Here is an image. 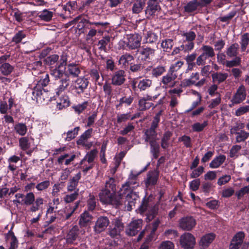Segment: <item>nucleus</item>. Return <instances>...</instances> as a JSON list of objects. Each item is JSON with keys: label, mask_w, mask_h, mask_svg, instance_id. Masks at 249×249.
I'll use <instances>...</instances> for the list:
<instances>
[{"label": "nucleus", "mask_w": 249, "mask_h": 249, "mask_svg": "<svg viewBox=\"0 0 249 249\" xmlns=\"http://www.w3.org/2000/svg\"><path fill=\"white\" fill-rule=\"evenodd\" d=\"M49 81V74L46 73L41 76L40 79L37 81L36 86L37 87L44 89V87L48 85Z\"/></svg>", "instance_id": "nucleus-53"}, {"label": "nucleus", "mask_w": 249, "mask_h": 249, "mask_svg": "<svg viewBox=\"0 0 249 249\" xmlns=\"http://www.w3.org/2000/svg\"><path fill=\"white\" fill-rule=\"evenodd\" d=\"M66 74L69 76H71L72 77H77L81 72V70L79 66L74 63L68 64L67 67L65 68L64 70Z\"/></svg>", "instance_id": "nucleus-20"}, {"label": "nucleus", "mask_w": 249, "mask_h": 249, "mask_svg": "<svg viewBox=\"0 0 249 249\" xmlns=\"http://www.w3.org/2000/svg\"><path fill=\"white\" fill-rule=\"evenodd\" d=\"M164 0H148L145 13L147 18L158 16L161 10L160 4Z\"/></svg>", "instance_id": "nucleus-5"}, {"label": "nucleus", "mask_w": 249, "mask_h": 249, "mask_svg": "<svg viewBox=\"0 0 249 249\" xmlns=\"http://www.w3.org/2000/svg\"><path fill=\"white\" fill-rule=\"evenodd\" d=\"M145 42L146 43L153 44L156 43L158 39L157 34L152 31H147L143 33Z\"/></svg>", "instance_id": "nucleus-37"}, {"label": "nucleus", "mask_w": 249, "mask_h": 249, "mask_svg": "<svg viewBox=\"0 0 249 249\" xmlns=\"http://www.w3.org/2000/svg\"><path fill=\"white\" fill-rule=\"evenodd\" d=\"M237 14V12L235 10L231 11L228 15L223 16L219 17L218 19L222 22H227L228 24L230 23V21Z\"/></svg>", "instance_id": "nucleus-58"}, {"label": "nucleus", "mask_w": 249, "mask_h": 249, "mask_svg": "<svg viewBox=\"0 0 249 249\" xmlns=\"http://www.w3.org/2000/svg\"><path fill=\"white\" fill-rule=\"evenodd\" d=\"M92 216L87 211H85L80 215L79 224L81 227H86L90 225Z\"/></svg>", "instance_id": "nucleus-25"}, {"label": "nucleus", "mask_w": 249, "mask_h": 249, "mask_svg": "<svg viewBox=\"0 0 249 249\" xmlns=\"http://www.w3.org/2000/svg\"><path fill=\"white\" fill-rule=\"evenodd\" d=\"M82 15L78 16L70 23L71 25L73 24L81 19V21L78 23L77 29L79 34L87 33L89 30V31L87 35V39L95 36L97 33L102 35L109 25V23L107 22L91 21L89 19L82 18Z\"/></svg>", "instance_id": "nucleus-1"}, {"label": "nucleus", "mask_w": 249, "mask_h": 249, "mask_svg": "<svg viewBox=\"0 0 249 249\" xmlns=\"http://www.w3.org/2000/svg\"><path fill=\"white\" fill-rule=\"evenodd\" d=\"M196 224V219L192 216H184L179 221V227L184 231H191Z\"/></svg>", "instance_id": "nucleus-9"}, {"label": "nucleus", "mask_w": 249, "mask_h": 249, "mask_svg": "<svg viewBox=\"0 0 249 249\" xmlns=\"http://www.w3.org/2000/svg\"><path fill=\"white\" fill-rule=\"evenodd\" d=\"M89 75L91 78V80L95 84H98L99 86H101L102 83L99 82L100 79V74L98 70L97 69H91L89 72Z\"/></svg>", "instance_id": "nucleus-52"}, {"label": "nucleus", "mask_w": 249, "mask_h": 249, "mask_svg": "<svg viewBox=\"0 0 249 249\" xmlns=\"http://www.w3.org/2000/svg\"><path fill=\"white\" fill-rule=\"evenodd\" d=\"M152 85V81L149 79H143L140 80L138 84V88L141 91L145 90Z\"/></svg>", "instance_id": "nucleus-49"}, {"label": "nucleus", "mask_w": 249, "mask_h": 249, "mask_svg": "<svg viewBox=\"0 0 249 249\" xmlns=\"http://www.w3.org/2000/svg\"><path fill=\"white\" fill-rule=\"evenodd\" d=\"M165 68L162 66H158L152 70V76L158 77L165 71Z\"/></svg>", "instance_id": "nucleus-63"}, {"label": "nucleus", "mask_w": 249, "mask_h": 249, "mask_svg": "<svg viewBox=\"0 0 249 249\" xmlns=\"http://www.w3.org/2000/svg\"><path fill=\"white\" fill-rule=\"evenodd\" d=\"M19 145L20 148L23 151L28 150L30 146V142H29V139L27 137H21L19 140Z\"/></svg>", "instance_id": "nucleus-60"}, {"label": "nucleus", "mask_w": 249, "mask_h": 249, "mask_svg": "<svg viewBox=\"0 0 249 249\" xmlns=\"http://www.w3.org/2000/svg\"><path fill=\"white\" fill-rule=\"evenodd\" d=\"M24 198L22 199L24 205L31 206L35 201V196L33 192L28 193L25 196L24 195Z\"/></svg>", "instance_id": "nucleus-50"}, {"label": "nucleus", "mask_w": 249, "mask_h": 249, "mask_svg": "<svg viewBox=\"0 0 249 249\" xmlns=\"http://www.w3.org/2000/svg\"><path fill=\"white\" fill-rule=\"evenodd\" d=\"M199 51L201 53L196 58L197 66H204L207 59L213 58L215 55L214 49L210 45H202Z\"/></svg>", "instance_id": "nucleus-4"}, {"label": "nucleus", "mask_w": 249, "mask_h": 249, "mask_svg": "<svg viewBox=\"0 0 249 249\" xmlns=\"http://www.w3.org/2000/svg\"><path fill=\"white\" fill-rule=\"evenodd\" d=\"M110 39L111 37L109 36H106L99 40L97 44L99 50L107 53L108 49H107V46L110 42Z\"/></svg>", "instance_id": "nucleus-43"}, {"label": "nucleus", "mask_w": 249, "mask_h": 249, "mask_svg": "<svg viewBox=\"0 0 249 249\" xmlns=\"http://www.w3.org/2000/svg\"><path fill=\"white\" fill-rule=\"evenodd\" d=\"M246 96V88L243 85H241L233 95L231 102L233 105L240 104L245 100Z\"/></svg>", "instance_id": "nucleus-12"}, {"label": "nucleus", "mask_w": 249, "mask_h": 249, "mask_svg": "<svg viewBox=\"0 0 249 249\" xmlns=\"http://www.w3.org/2000/svg\"><path fill=\"white\" fill-rule=\"evenodd\" d=\"M130 191H133L131 189L128 187L125 183L122 185L121 187L117 191V197L120 201V207L122 206L123 200L122 198L125 197L127 194H129Z\"/></svg>", "instance_id": "nucleus-23"}, {"label": "nucleus", "mask_w": 249, "mask_h": 249, "mask_svg": "<svg viewBox=\"0 0 249 249\" xmlns=\"http://www.w3.org/2000/svg\"><path fill=\"white\" fill-rule=\"evenodd\" d=\"M139 198L138 193L133 191H130L129 194L122 198L123 199L122 205H124L127 207L128 211H131L132 206H135L136 200Z\"/></svg>", "instance_id": "nucleus-11"}, {"label": "nucleus", "mask_w": 249, "mask_h": 249, "mask_svg": "<svg viewBox=\"0 0 249 249\" xmlns=\"http://www.w3.org/2000/svg\"><path fill=\"white\" fill-rule=\"evenodd\" d=\"M215 238V234L213 233H209L203 235L200 239L199 246L201 249H205L208 247Z\"/></svg>", "instance_id": "nucleus-19"}, {"label": "nucleus", "mask_w": 249, "mask_h": 249, "mask_svg": "<svg viewBox=\"0 0 249 249\" xmlns=\"http://www.w3.org/2000/svg\"><path fill=\"white\" fill-rule=\"evenodd\" d=\"M43 91H45L44 89L39 88L36 86L33 89L32 99L36 101L40 100L42 99L41 96L43 94Z\"/></svg>", "instance_id": "nucleus-48"}, {"label": "nucleus", "mask_w": 249, "mask_h": 249, "mask_svg": "<svg viewBox=\"0 0 249 249\" xmlns=\"http://www.w3.org/2000/svg\"><path fill=\"white\" fill-rule=\"evenodd\" d=\"M68 55L63 53L62 55H60V58L58 59V61L57 62V67L58 68H62L63 67L66 68V66L67 67V62H68Z\"/></svg>", "instance_id": "nucleus-61"}, {"label": "nucleus", "mask_w": 249, "mask_h": 249, "mask_svg": "<svg viewBox=\"0 0 249 249\" xmlns=\"http://www.w3.org/2000/svg\"><path fill=\"white\" fill-rule=\"evenodd\" d=\"M226 158L224 155L216 156L210 163L209 167L213 169L218 168L225 162Z\"/></svg>", "instance_id": "nucleus-36"}, {"label": "nucleus", "mask_w": 249, "mask_h": 249, "mask_svg": "<svg viewBox=\"0 0 249 249\" xmlns=\"http://www.w3.org/2000/svg\"><path fill=\"white\" fill-rule=\"evenodd\" d=\"M79 234V229L77 225L73 226L71 229L67 236H66V243L68 244H75L74 242L78 237Z\"/></svg>", "instance_id": "nucleus-17"}, {"label": "nucleus", "mask_w": 249, "mask_h": 249, "mask_svg": "<svg viewBox=\"0 0 249 249\" xmlns=\"http://www.w3.org/2000/svg\"><path fill=\"white\" fill-rule=\"evenodd\" d=\"M238 44L237 43H233L227 47L226 54L230 58L238 57Z\"/></svg>", "instance_id": "nucleus-31"}, {"label": "nucleus", "mask_w": 249, "mask_h": 249, "mask_svg": "<svg viewBox=\"0 0 249 249\" xmlns=\"http://www.w3.org/2000/svg\"><path fill=\"white\" fill-rule=\"evenodd\" d=\"M70 79L67 77L62 78L58 81L57 88L55 89L56 95L59 96L63 92H64L69 86Z\"/></svg>", "instance_id": "nucleus-22"}, {"label": "nucleus", "mask_w": 249, "mask_h": 249, "mask_svg": "<svg viewBox=\"0 0 249 249\" xmlns=\"http://www.w3.org/2000/svg\"><path fill=\"white\" fill-rule=\"evenodd\" d=\"M79 203V201H76L74 205L70 206L69 208H66L63 217L64 220H68L72 216L74 212L78 208Z\"/></svg>", "instance_id": "nucleus-40"}, {"label": "nucleus", "mask_w": 249, "mask_h": 249, "mask_svg": "<svg viewBox=\"0 0 249 249\" xmlns=\"http://www.w3.org/2000/svg\"><path fill=\"white\" fill-rule=\"evenodd\" d=\"M44 203V199L41 197H38L35 199V201L32 204L30 208V211L32 212H35L39 209L40 206L43 205Z\"/></svg>", "instance_id": "nucleus-54"}, {"label": "nucleus", "mask_w": 249, "mask_h": 249, "mask_svg": "<svg viewBox=\"0 0 249 249\" xmlns=\"http://www.w3.org/2000/svg\"><path fill=\"white\" fill-rule=\"evenodd\" d=\"M98 153L96 149L91 150L89 152L87 153L84 158L80 162V165H82L84 164L85 161H87L89 164H91L94 161V159Z\"/></svg>", "instance_id": "nucleus-34"}, {"label": "nucleus", "mask_w": 249, "mask_h": 249, "mask_svg": "<svg viewBox=\"0 0 249 249\" xmlns=\"http://www.w3.org/2000/svg\"><path fill=\"white\" fill-rule=\"evenodd\" d=\"M162 113V110H160L156 114L153 118L150 128L156 130L159 126V124L160 120V116Z\"/></svg>", "instance_id": "nucleus-59"}, {"label": "nucleus", "mask_w": 249, "mask_h": 249, "mask_svg": "<svg viewBox=\"0 0 249 249\" xmlns=\"http://www.w3.org/2000/svg\"><path fill=\"white\" fill-rule=\"evenodd\" d=\"M151 100V96L148 95L145 97L141 98L138 103L139 110L145 111L151 107L152 106L154 105L152 103L149 102Z\"/></svg>", "instance_id": "nucleus-18"}, {"label": "nucleus", "mask_w": 249, "mask_h": 249, "mask_svg": "<svg viewBox=\"0 0 249 249\" xmlns=\"http://www.w3.org/2000/svg\"><path fill=\"white\" fill-rule=\"evenodd\" d=\"M177 76V74H173L168 71L167 73L162 77L161 82L165 85H169L170 87H173L175 86L176 82L175 80Z\"/></svg>", "instance_id": "nucleus-21"}, {"label": "nucleus", "mask_w": 249, "mask_h": 249, "mask_svg": "<svg viewBox=\"0 0 249 249\" xmlns=\"http://www.w3.org/2000/svg\"><path fill=\"white\" fill-rule=\"evenodd\" d=\"M98 196L103 204L111 205L115 208L120 207V201L117 197L116 181L113 178L106 180Z\"/></svg>", "instance_id": "nucleus-2"}, {"label": "nucleus", "mask_w": 249, "mask_h": 249, "mask_svg": "<svg viewBox=\"0 0 249 249\" xmlns=\"http://www.w3.org/2000/svg\"><path fill=\"white\" fill-rule=\"evenodd\" d=\"M208 121H204L202 124L198 122L192 125V130L194 132H201L204 130L205 127L208 125Z\"/></svg>", "instance_id": "nucleus-55"}, {"label": "nucleus", "mask_w": 249, "mask_h": 249, "mask_svg": "<svg viewBox=\"0 0 249 249\" xmlns=\"http://www.w3.org/2000/svg\"><path fill=\"white\" fill-rule=\"evenodd\" d=\"M124 229L123 223L119 220L115 222L114 227L109 229V235L112 237H114L120 234V233Z\"/></svg>", "instance_id": "nucleus-26"}, {"label": "nucleus", "mask_w": 249, "mask_h": 249, "mask_svg": "<svg viewBox=\"0 0 249 249\" xmlns=\"http://www.w3.org/2000/svg\"><path fill=\"white\" fill-rule=\"evenodd\" d=\"M134 60V58L131 54L125 53L121 55L119 59V64L122 65L124 68L130 66L132 61Z\"/></svg>", "instance_id": "nucleus-30"}, {"label": "nucleus", "mask_w": 249, "mask_h": 249, "mask_svg": "<svg viewBox=\"0 0 249 249\" xmlns=\"http://www.w3.org/2000/svg\"><path fill=\"white\" fill-rule=\"evenodd\" d=\"M150 146V153L152 155L154 159H157L160 156V145L157 141L150 142H149Z\"/></svg>", "instance_id": "nucleus-42"}, {"label": "nucleus", "mask_w": 249, "mask_h": 249, "mask_svg": "<svg viewBox=\"0 0 249 249\" xmlns=\"http://www.w3.org/2000/svg\"><path fill=\"white\" fill-rule=\"evenodd\" d=\"M14 70V67L9 63H3L0 66V71L4 76L10 75Z\"/></svg>", "instance_id": "nucleus-47"}, {"label": "nucleus", "mask_w": 249, "mask_h": 249, "mask_svg": "<svg viewBox=\"0 0 249 249\" xmlns=\"http://www.w3.org/2000/svg\"><path fill=\"white\" fill-rule=\"evenodd\" d=\"M146 1L147 0H136L132 7L133 13H140L145 7Z\"/></svg>", "instance_id": "nucleus-38"}, {"label": "nucleus", "mask_w": 249, "mask_h": 249, "mask_svg": "<svg viewBox=\"0 0 249 249\" xmlns=\"http://www.w3.org/2000/svg\"><path fill=\"white\" fill-rule=\"evenodd\" d=\"M14 128L16 132L21 136L25 135L27 131V127L25 124L18 123L15 125Z\"/></svg>", "instance_id": "nucleus-56"}, {"label": "nucleus", "mask_w": 249, "mask_h": 249, "mask_svg": "<svg viewBox=\"0 0 249 249\" xmlns=\"http://www.w3.org/2000/svg\"><path fill=\"white\" fill-rule=\"evenodd\" d=\"M109 223V218L107 216H100L98 218L94 227L95 232L100 233L104 231Z\"/></svg>", "instance_id": "nucleus-15"}, {"label": "nucleus", "mask_w": 249, "mask_h": 249, "mask_svg": "<svg viewBox=\"0 0 249 249\" xmlns=\"http://www.w3.org/2000/svg\"><path fill=\"white\" fill-rule=\"evenodd\" d=\"M89 80L85 77L78 78L71 86V90L76 95H80L87 89L89 85Z\"/></svg>", "instance_id": "nucleus-6"}, {"label": "nucleus", "mask_w": 249, "mask_h": 249, "mask_svg": "<svg viewBox=\"0 0 249 249\" xmlns=\"http://www.w3.org/2000/svg\"><path fill=\"white\" fill-rule=\"evenodd\" d=\"M26 36V34H24L23 31H19L13 37L12 41L16 44H18Z\"/></svg>", "instance_id": "nucleus-64"}, {"label": "nucleus", "mask_w": 249, "mask_h": 249, "mask_svg": "<svg viewBox=\"0 0 249 249\" xmlns=\"http://www.w3.org/2000/svg\"><path fill=\"white\" fill-rule=\"evenodd\" d=\"M81 178V174L80 172H79L72 178L69 180L67 186V189L69 191L71 192L76 189Z\"/></svg>", "instance_id": "nucleus-28"}, {"label": "nucleus", "mask_w": 249, "mask_h": 249, "mask_svg": "<svg viewBox=\"0 0 249 249\" xmlns=\"http://www.w3.org/2000/svg\"><path fill=\"white\" fill-rule=\"evenodd\" d=\"M70 105L69 97L67 95H62L56 101V107L59 110L68 107Z\"/></svg>", "instance_id": "nucleus-27"}, {"label": "nucleus", "mask_w": 249, "mask_h": 249, "mask_svg": "<svg viewBox=\"0 0 249 249\" xmlns=\"http://www.w3.org/2000/svg\"><path fill=\"white\" fill-rule=\"evenodd\" d=\"M159 174L160 171L157 170L148 171L146 178L144 181L145 186L148 188L156 185L159 180Z\"/></svg>", "instance_id": "nucleus-14"}, {"label": "nucleus", "mask_w": 249, "mask_h": 249, "mask_svg": "<svg viewBox=\"0 0 249 249\" xmlns=\"http://www.w3.org/2000/svg\"><path fill=\"white\" fill-rule=\"evenodd\" d=\"M133 100L134 97L131 96L122 97L118 100L119 103L116 105V108L120 109L123 107H127L131 105Z\"/></svg>", "instance_id": "nucleus-29"}, {"label": "nucleus", "mask_w": 249, "mask_h": 249, "mask_svg": "<svg viewBox=\"0 0 249 249\" xmlns=\"http://www.w3.org/2000/svg\"><path fill=\"white\" fill-rule=\"evenodd\" d=\"M59 58V56L58 54H53L46 57L44 59L43 62L45 65L52 68V66L54 65H55V66H57V62L58 61Z\"/></svg>", "instance_id": "nucleus-44"}, {"label": "nucleus", "mask_w": 249, "mask_h": 249, "mask_svg": "<svg viewBox=\"0 0 249 249\" xmlns=\"http://www.w3.org/2000/svg\"><path fill=\"white\" fill-rule=\"evenodd\" d=\"M111 80L113 85H122L126 81L125 71L123 70H117L112 75Z\"/></svg>", "instance_id": "nucleus-16"}, {"label": "nucleus", "mask_w": 249, "mask_h": 249, "mask_svg": "<svg viewBox=\"0 0 249 249\" xmlns=\"http://www.w3.org/2000/svg\"><path fill=\"white\" fill-rule=\"evenodd\" d=\"M157 135L156 130L149 127L144 131V142H150L151 141H156Z\"/></svg>", "instance_id": "nucleus-24"}, {"label": "nucleus", "mask_w": 249, "mask_h": 249, "mask_svg": "<svg viewBox=\"0 0 249 249\" xmlns=\"http://www.w3.org/2000/svg\"><path fill=\"white\" fill-rule=\"evenodd\" d=\"M245 233L240 231L235 233L231 240L229 249H239L244 243Z\"/></svg>", "instance_id": "nucleus-10"}, {"label": "nucleus", "mask_w": 249, "mask_h": 249, "mask_svg": "<svg viewBox=\"0 0 249 249\" xmlns=\"http://www.w3.org/2000/svg\"><path fill=\"white\" fill-rule=\"evenodd\" d=\"M174 45V41L172 39H165L162 40L161 46L164 51L169 53Z\"/></svg>", "instance_id": "nucleus-51"}, {"label": "nucleus", "mask_w": 249, "mask_h": 249, "mask_svg": "<svg viewBox=\"0 0 249 249\" xmlns=\"http://www.w3.org/2000/svg\"><path fill=\"white\" fill-rule=\"evenodd\" d=\"M111 83H109L106 81L103 87V91L105 93V97L110 101L113 96L112 88Z\"/></svg>", "instance_id": "nucleus-45"}, {"label": "nucleus", "mask_w": 249, "mask_h": 249, "mask_svg": "<svg viewBox=\"0 0 249 249\" xmlns=\"http://www.w3.org/2000/svg\"><path fill=\"white\" fill-rule=\"evenodd\" d=\"M198 7H199L198 0H192L184 6V11L185 12L190 14L196 11Z\"/></svg>", "instance_id": "nucleus-32"}, {"label": "nucleus", "mask_w": 249, "mask_h": 249, "mask_svg": "<svg viewBox=\"0 0 249 249\" xmlns=\"http://www.w3.org/2000/svg\"><path fill=\"white\" fill-rule=\"evenodd\" d=\"M65 71L64 70H62L61 68H58V67L55 66L54 68L52 67L50 74L55 78H62Z\"/></svg>", "instance_id": "nucleus-57"}, {"label": "nucleus", "mask_w": 249, "mask_h": 249, "mask_svg": "<svg viewBox=\"0 0 249 249\" xmlns=\"http://www.w3.org/2000/svg\"><path fill=\"white\" fill-rule=\"evenodd\" d=\"M142 222V220L140 219L132 221L126 229V234L130 236L136 235L141 230Z\"/></svg>", "instance_id": "nucleus-8"}, {"label": "nucleus", "mask_w": 249, "mask_h": 249, "mask_svg": "<svg viewBox=\"0 0 249 249\" xmlns=\"http://www.w3.org/2000/svg\"><path fill=\"white\" fill-rule=\"evenodd\" d=\"M53 16V12L47 9H44L37 13V17L42 21L45 22L50 21Z\"/></svg>", "instance_id": "nucleus-41"}, {"label": "nucleus", "mask_w": 249, "mask_h": 249, "mask_svg": "<svg viewBox=\"0 0 249 249\" xmlns=\"http://www.w3.org/2000/svg\"><path fill=\"white\" fill-rule=\"evenodd\" d=\"M240 44L241 51L245 52L249 44V33H246L241 36Z\"/></svg>", "instance_id": "nucleus-46"}, {"label": "nucleus", "mask_w": 249, "mask_h": 249, "mask_svg": "<svg viewBox=\"0 0 249 249\" xmlns=\"http://www.w3.org/2000/svg\"><path fill=\"white\" fill-rule=\"evenodd\" d=\"M173 135V133L169 131H166L163 134V136L161 139L160 146L162 148L166 149L170 145L169 141L171 137Z\"/></svg>", "instance_id": "nucleus-35"}, {"label": "nucleus", "mask_w": 249, "mask_h": 249, "mask_svg": "<svg viewBox=\"0 0 249 249\" xmlns=\"http://www.w3.org/2000/svg\"><path fill=\"white\" fill-rule=\"evenodd\" d=\"M80 129V127L79 126H77L75 127L73 130L68 131L67 133V137L66 138V140L67 141H70L74 139L77 135Z\"/></svg>", "instance_id": "nucleus-62"}, {"label": "nucleus", "mask_w": 249, "mask_h": 249, "mask_svg": "<svg viewBox=\"0 0 249 249\" xmlns=\"http://www.w3.org/2000/svg\"><path fill=\"white\" fill-rule=\"evenodd\" d=\"M152 196H145L142 199L141 205L136 210L138 213L146 216V219L150 222L156 217L159 211V206L152 202Z\"/></svg>", "instance_id": "nucleus-3"}, {"label": "nucleus", "mask_w": 249, "mask_h": 249, "mask_svg": "<svg viewBox=\"0 0 249 249\" xmlns=\"http://www.w3.org/2000/svg\"><path fill=\"white\" fill-rule=\"evenodd\" d=\"M92 132L93 129L91 128L86 130L77 141V144L79 145L86 146L85 141L91 137Z\"/></svg>", "instance_id": "nucleus-39"}, {"label": "nucleus", "mask_w": 249, "mask_h": 249, "mask_svg": "<svg viewBox=\"0 0 249 249\" xmlns=\"http://www.w3.org/2000/svg\"><path fill=\"white\" fill-rule=\"evenodd\" d=\"M139 58L143 61H150L155 55V50L150 47H144L138 50Z\"/></svg>", "instance_id": "nucleus-13"}, {"label": "nucleus", "mask_w": 249, "mask_h": 249, "mask_svg": "<svg viewBox=\"0 0 249 249\" xmlns=\"http://www.w3.org/2000/svg\"><path fill=\"white\" fill-rule=\"evenodd\" d=\"M179 243L184 249H193L196 244V239L191 233L185 232L180 236Z\"/></svg>", "instance_id": "nucleus-7"}, {"label": "nucleus", "mask_w": 249, "mask_h": 249, "mask_svg": "<svg viewBox=\"0 0 249 249\" xmlns=\"http://www.w3.org/2000/svg\"><path fill=\"white\" fill-rule=\"evenodd\" d=\"M211 76L213 82L217 83V85H219L226 80L228 77V74L227 73L216 72H213Z\"/></svg>", "instance_id": "nucleus-33"}]
</instances>
